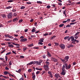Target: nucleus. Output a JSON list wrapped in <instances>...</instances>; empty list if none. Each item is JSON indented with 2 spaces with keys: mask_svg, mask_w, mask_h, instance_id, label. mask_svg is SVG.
I'll list each match as a JSON object with an SVG mask.
<instances>
[{
  "mask_svg": "<svg viewBox=\"0 0 80 80\" xmlns=\"http://www.w3.org/2000/svg\"><path fill=\"white\" fill-rule=\"evenodd\" d=\"M63 14L65 15L66 17H67V14H66V12H65V11H64L63 12Z\"/></svg>",
  "mask_w": 80,
  "mask_h": 80,
  "instance_id": "27",
  "label": "nucleus"
},
{
  "mask_svg": "<svg viewBox=\"0 0 80 80\" xmlns=\"http://www.w3.org/2000/svg\"><path fill=\"white\" fill-rule=\"evenodd\" d=\"M44 38H42L39 40V42H43V40H44Z\"/></svg>",
  "mask_w": 80,
  "mask_h": 80,
  "instance_id": "18",
  "label": "nucleus"
},
{
  "mask_svg": "<svg viewBox=\"0 0 80 80\" xmlns=\"http://www.w3.org/2000/svg\"><path fill=\"white\" fill-rule=\"evenodd\" d=\"M11 53V52H9L7 53L6 54V55H10V54Z\"/></svg>",
  "mask_w": 80,
  "mask_h": 80,
  "instance_id": "45",
  "label": "nucleus"
},
{
  "mask_svg": "<svg viewBox=\"0 0 80 80\" xmlns=\"http://www.w3.org/2000/svg\"><path fill=\"white\" fill-rule=\"evenodd\" d=\"M40 72L39 71H38L37 72H36V74H39V73H40Z\"/></svg>",
  "mask_w": 80,
  "mask_h": 80,
  "instance_id": "54",
  "label": "nucleus"
},
{
  "mask_svg": "<svg viewBox=\"0 0 80 80\" xmlns=\"http://www.w3.org/2000/svg\"><path fill=\"white\" fill-rule=\"evenodd\" d=\"M12 44L14 45H16V46H20V44L17 43H15L14 42L12 43Z\"/></svg>",
  "mask_w": 80,
  "mask_h": 80,
  "instance_id": "20",
  "label": "nucleus"
},
{
  "mask_svg": "<svg viewBox=\"0 0 80 80\" xmlns=\"http://www.w3.org/2000/svg\"><path fill=\"white\" fill-rule=\"evenodd\" d=\"M5 50H6V49H5L4 50H3L2 52H1V53H3L4 52H5Z\"/></svg>",
  "mask_w": 80,
  "mask_h": 80,
  "instance_id": "60",
  "label": "nucleus"
},
{
  "mask_svg": "<svg viewBox=\"0 0 80 80\" xmlns=\"http://www.w3.org/2000/svg\"><path fill=\"white\" fill-rule=\"evenodd\" d=\"M8 47H9V48H13V47H14V46L12 44H9L8 45Z\"/></svg>",
  "mask_w": 80,
  "mask_h": 80,
  "instance_id": "17",
  "label": "nucleus"
},
{
  "mask_svg": "<svg viewBox=\"0 0 80 80\" xmlns=\"http://www.w3.org/2000/svg\"><path fill=\"white\" fill-rule=\"evenodd\" d=\"M4 75H7V74H8V73H9V72H8L7 71H5L4 72Z\"/></svg>",
  "mask_w": 80,
  "mask_h": 80,
  "instance_id": "24",
  "label": "nucleus"
},
{
  "mask_svg": "<svg viewBox=\"0 0 80 80\" xmlns=\"http://www.w3.org/2000/svg\"><path fill=\"white\" fill-rule=\"evenodd\" d=\"M68 38H69V36L65 37L64 39V40H67Z\"/></svg>",
  "mask_w": 80,
  "mask_h": 80,
  "instance_id": "38",
  "label": "nucleus"
},
{
  "mask_svg": "<svg viewBox=\"0 0 80 80\" xmlns=\"http://www.w3.org/2000/svg\"><path fill=\"white\" fill-rule=\"evenodd\" d=\"M70 20H71L69 18L67 20L66 22H70Z\"/></svg>",
  "mask_w": 80,
  "mask_h": 80,
  "instance_id": "50",
  "label": "nucleus"
},
{
  "mask_svg": "<svg viewBox=\"0 0 80 80\" xmlns=\"http://www.w3.org/2000/svg\"><path fill=\"white\" fill-rule=\"evenodd\" d=\"M32 78L33 80H35V78L36 77V76H35V73L32 72Z\"/></svg>",
  "mask_w": 80,
  "mask_h": 80,
  "instance_id": "9",
  "label": "nucleus"
},
{
  "mask_svg": "<svg viewBox=\"0 0 80 80\" xmlns=\"http://www.w3.org/2000/svg\"><path fill=\"white\" fill-rule=\"evenodd\" d=\"M55 77H56V78H62V77H61V76L59 74L56 73L55 74Z\"/></svg>",
  "mask_w": 80,
  "mask_h": 80,
  "instance_id": "7",
  "label": "nucleus"
},
{
  "mask_svg": "<svg viewBox=\"0 0 80 80\" xmlns=\"http://www.w3.org/2000/svg\"><path fill=\"white\" fill-rule=\"evenodd\" d=\"M9 65H12V62L10 61L9 62Z\"/></svg>",
  "mask_w": 80,
  "mask_h": 80,
  "instance_id": "57",
  "label": "nucleus"
},
{
  "mask_svg": "<svg viewBox=\"0 0 80 80\" xmlns=\"http://www.w3.org/2000/svg\"><path fill=\"white\" fill-rule=\"evenodd\" d=\"M79 33H80V32H77L76 33L75 36H74V37H75V36H77V35H78Z\"/></svg>",
  "mask_w": 80,
  "mask_h": 80,
  "instance_id": "33",
  "label": "nucleus"
},
{
  "mask_svg": "<svg viewBox=\"0 0 80 80\" xmlns=\"http://www.w3.org/2000/svg\"><path fill=\"white\" fill-rule=\"evenodd\" d=\"M42 57H43V58H45L46 57V56H45V55H43L42 56Z\"/></svg>",
  "mask_w": 80,
  "mask_h": 80,
  "instance_id": "62",
  "label": "nucleus"
},
{
  "mask_svg": "<svg viewBox=\"0 0 80 80\" xmlns=\"http://www.w3.org/2000/svg\"><path fill=\"white\" fill-rule=\"evenodd\" d=\"M31 37H36V36L35 35H31Z\"/></svg>",
  "mask_w": 80,
  "mask_h": 80,
  "instance_id": "56",
  "label": "nucleus"
},
{
  "mask_svg": "<svg viewBox=\"0 0 80 80\" xmlns=\"http://www.w3.org/2000/svg\"><path fill=\"white\" fill-rule=\"evenodd\" d=\"M27 49V48H23V52H25L26 50Z\"/></svg>",
  "mask_w": 80,
  "mask_h": 80,
  "instance_id": "42",
  "label": "nucleus"
},
{
  "mask_svg": "<svg viewBox=\"0 0 80 80\" xmlns=\"http://www.w3.org/2000/svg\"><path fill=\"white\" fill-rule=\"evenodd\" d=\"M73 65H76V62H73L72 63Z\"/></svg>",
  "mask_w": 80,
  "mask_h": 80,
  "instance_id": "61",
  "label": "nucleus"
},
{
  "mask_svg": "<svg viewBox=\"0 0 80 80\" xmlns=\"http://www.w3.org/2000/svg\"><path fill=\"white\" fill-rule=\"evenodd\" d=\"M68 59H69V56H65L64 59L61 58L60 60L63 63H65L64 64L62 68V72L61 73V75H65L66 74L67 72V71L66 70H68L70 69L72 67V65L70 64H69L68 65L66 62H67L68 61ZM65 68L66 69H65Z\"/></svg>",
  "mask_w": 80,
  "mask_h": 80,
  "instance_id": "1",
  "label": "nucleus"
},
{
  "mask_svg": "<svg viewBox=\"0 0 80 80\" xmlns=\"http://www.w3.org/2000/svg\"><path fill=\"white\" fill-rule=\"evenodd\" d=\"M45 63L46 64H45V65H48V66H49V65H50V62H47V61L45 62Z\"/></svg>",
  "mask_w": 80,
  "mask_h": 80,
  "instance_id": "16",
  "label": "nucleus"
},
{
  "mask_svg": "<svg viewBox=\"0 0 80 80\" xmlns=\"http://www.w3.org/2000/svg\"><path fill=\"white\" fill-rule=\"evenodd\" d=\"M35 64L36 65H41V63L38 61H34V64Z\"/></svg>",
  "mask_w": 80,
  "mask_h": 80,
  "instance_id": "12",
  "label": "nucleus"
},
{
  "mask_svg": "<svg viewBox=\"0 0 80 80\" xmlns=\"http://www.w3.org/2000/svg\"><path fill=\"white\" fill-rule=\"evenodd\" d=\"M33 43L30 44L28 45V47H33Z\"/></svg>",
  "mask_w": 80,
  "mask_h": 80,
  "instance_id": "22",
  "label": "nucleus"
},
{
  "mask_svg": "<svg viewBox=\"0 0 80 80\" xmlns=\"http://www.w3.org/2000/svg\"><path fill=\"white\" fill-rule=\"evenodd\" d=\"M5 40L7 42H9L10 41V39H5Z\"/></svg>",
  "mask_w": 80,
  "mask_h": 80,
  "instance_id": "39",
  "label": "nucleus"
},
{
  "mask_svg": "<svg viewBox=\"0 0 80 80\" xmlns=\"http://www.w3.org/2000/svg\"><path fill=\"white\" fill-rule=\"evenodd\" d=\"M20 58H24V56H21Z\"/></svg>",
  "mask_w": 80,
  "mask_h": 80,
  "instance_id": "58",
  "label": "nucleus"
},
{
  "mask_svg": "<svg viewBox=\"0 0 80 80\" xmlns=\"http://www.w3.org/2000/svg\"><path fill=\"white\" fill-rule=\"evenodd\" d=\"M43 43L42 42H38V45H43Z\"/></svg>",
  "mask_w": 80,
  "mask_h": 80,
  "instance_id": "41",
  "label": "nucleus"
},
{
  "mask_svg": "<svg viewBox=\"0 0 80 80\" xmlns=\"http://www.w3.org/2000/svg\"><path fill=\"white\" fill-rule=\"evenodd\" d=\"M8 75L9 77H14V76H13V74L10 73H8Z\"/></svg>",
  "mask_w": 80,
  "mask_h": 80,
  "instance_id": "25",
  "label": "nucleus"
},
{
  "mask_svg": "<svg viewBox=\"0 0 80 80\" xmlns=\"http://www.w3.org/2000/svg\"><path fill=\"white\" fill-rule=\"evenodd\" d=\"M50 7H51V6L50 5H48L47 6L46 8H50Z\"/></svg>",
  "mask_w": 80,
  "mask_h": 80,
  "instance_id": "44",
  "label": "nucleus"
},
{
  "mask_svg": "<svg viewBox=\"0 0 80 80\" xmlns=\"http://www.w3.org/2000/svg\"><path fill=\"white\" fill-rule=\"evenodd\" d=\"M64 25V24H61L59 25V27H62Z\"/></svg>",
  "mask_w": 80,
  "mask_h": 80,
  "instance_id": "32",
  "label": "nucleus"
},
{
  "mask_svg": "<svg viewBox=\"0 0 80 80\" xmlns=\"http://www.w3.org/2000/svg\"><path fill=\"white\" fill-rule=\"evenodd\" d=\"M27 39L26 38H24L20 40V42H27Z\"/></svg>",
  "mask_w": 80,
  "mask_h": 80,
  "instance_id": "11",
  "label": "nucleus"
},
{
  "mask_svg": "<svg viewBox=\"0 0 80 80\" xmlns=\"http://www.w3.org/2000/svg\"><path fill=\"white\" fill-rule=\"evenodd\" d=\"M25 8V6H22L20 8L22 10L23 9H24Z\"/></svg>",
  "mask_w": 80,
  "mask_h": 80,
  "instance_id": "31",
  "label": "nucleus"
},
{
  "mask_svg": "<svg viewBox=\"0 0 80 80\" xmlns=\"http://www.w3.org/2000/svg\"><path fill=\"white\" fill-rule=\"evenodd\" d=\"M77 22H71L70 23V25H68L66 26V28H68L69 27H72V25H75L76 23H77Z\"/></svg>",
  "mask_w": 80,
  "mask_h": 80,
  "instance_id": "4",
  "label": "nucleus"
},
{
  "mask_svg": "<svg viewBox=\"0 0 80 80\" xmlns=\"http://www.w3.org/2000/svg\"><path fill=\"white\" fill-rule=\"evenodd\" d=\"M2 27H3V25L1 23H0V28H2Z\"/></svg>",
  "mask_w": 80,
  "mask_h": 80,
  "instance_id": "48",
  "label": "nucleus"
},
{
  "mask_svg": "<svg viewBox=\"0 0 80 80\" xmlns=\"http://www.w3.org/2000/svg\"><path fill=\"white\" fill-rule=\"evenodd\" d=\"M18 72L19 73H20V72H22V69L20 68L18 70Z\"/></svg>",
  "mask_w": 80,
  "mask_h": 80,
  "instance_id": "26",
  "label": "nucleus"
},
{
  "mask_svg": "<svg viewBox=\"0 0 80 80\" xmlns=\"http://www.w3.org/2000/svg\"><path fill=\"white\" fill-rule=\"evenodd\" d=\"M76 21V19H73L72 20H71V22H74Z\"/></svg>",
  "mask_w": 80,
  "mask_h": 80,
  "instance_id": "51",
  "label": "nucleus"
},
{
  "mask_svg": "<svg viewBox=\"0 0 80 80\" xmlns=\"http://www.w3.org/2000/svg\"><path fill=\"white\" fill-rule=\"evenodd\" d=\"M51 60L52 62H58V60L54 58L51 57Z\"/></svg>",
  "mask_w": 80,
  "mask_h": 80,
  "instance_id": "5",
  "label": "nucleus"
},
{
  "mask_svg": "<svg viewBox=\"0 0 80 80\" xmlns=\"http://www.w3.org/2000/svg\"><path fill=\"white\" fill-rule=\"evenodd\" d=\"M59 47H60L61 49H65V46L63 44H60Z\"/></svg>",
  "mask_w": 80,
  "mask_h": 80,
  "instance_id": "6",
  "label": "nucleus"
},
{
  "mask_svg": "<svg viewBox=\"0 0 80 80\" xmlns=\"http://www.w3.org/2000/svg\"><path fill=\"white\" fill-rule=\"evenodd\" d=\"M54 43V44H55V46H58V45H59V43H58L55 42Z\"/></svg>",
  "mask_w": 80,
  "mask_h": 80,
  "instance_id": "28",
  "label": "nucleus"
},
{
  "mask_svg": "<svg viewBox=\"0 0 80 80\" xmlns=\"http://www.w3.org/2000/svg\"><path fill=\"white\" fill-rule=\"evenodd\" d=\"M5 70H9V68H8L7 67H6L5 68Z\"/></svg>",
  "mask_w": 80,
  "mask_h": 80,
  "instance_id": "52",
  "label": "nucleus"
},
{
  "mask_svg": "<svg viewBox=\"0 0 80 80\" xmlns=\"http://www.w3.org/2000/svg\"><path fill=\"white\" fill-rule=\"evenodd\" d=\"M28 72H29V73H30V72H32V69H28Z\"/></svg>",
  "mask_w": 80,
  "mask_h": 80,
  "instance_id": "46",
  "label": "nucleus"
},
{
  "mask_svg": "<svg viewBox=\"0 0 80 80\" xmlns=\"http://www.w3.org/2000/svg\"><path fill=\"white\" fill-rule=\"evenodd\" d=\"M76 42L77 43H78L79 42V41L76 39H75L74 40V42Z\"/></svg>",
  "mask_w": 80,
  "mask_h": 80,
  "instance_id": "34",
  "label": "nucleus"
},
{
  "mask_svg": "<svg viewBox=\"0 0 80 80\" xmlns=\"http://www.w3.org/2000/svg\"><path fill=\"white\" fill-rule=\"evenodd\" d=\"M55 37H56V36H53L51 37V38L53 40V38H55Z\"/></svg>",
  "mask_w": 80,
  "mask_h": 80,
  "instance_id": "43",
  "label": "nucleus"
},
{
  "mask_svg": "<svg viewBox=\"0 0 80 80\" xmlns=\"http://www.w3.org/2000/svg\"><path fill=\"white\" fill-rule=\"evenodd\" d=\"M18 21V18H14L13 20V22H17Z\"/></svg>",
  "mask_w": 80,
  "mask_h": 80,
  "instance_id": "19",
  "label": "nucleus"
},
{
  "mask_svg": "<svg viewBox=\"0 0 80 80\" xmlns=\"http://www.w3.org/2000/svg\"><path fill=\"white\" fill-rule=\"evenodd\" d=\"M13 15V17H16V16H17V12H15L14 13Z\"/></svg>",
  "mask_w": 80,
  "mask_h": 80,
  "instance_id": "29",
  "label": "nucleus"
},
{
  "mask_svg": "<svg viewBox=\"0 0 80 80\" xmlns=\"http://www.w3.org/2000/svg\"><path fill=\"white\" fill-rule=\"evenodd\" d=\"M47 52V55L48 56V57H52V55H51V54H50V53L48 52V51Z\"/></svg>",
  "mask_w": 80,
  "mask_h": 80,
  "instance_id": "13",
  "label": "nucleus"
},
{
  "mask_svg": "<svg viewBox=\"0 0 80 80\" xmlns=\"http://www.w3.org/2000/svg\"><path fill=\"white\" fill-rule=\"evenodd\" d=\"M35 61H31V62H30V63L27 64V65H33V64H35Z\"/></svg>",
  "mask_w": 80,
  "mask_h": 80,
  "instance_id": "8",
  "label": "nucleus"
},
{
  "mask_svg": "<svg viewBox=\"0 0 80 80\" xmlns=\"http://www.w3.org/2000/svg\"><path fill=\"white\" fill-rule=\"evenodd\" d=\"M43 68L46 72L49 71V66H48L44 65Z\"/></svg>",
  "mask_w": 80,
  "mask_h": 80,
  "instance_id": "3",
  "label": "nucleus"
},
{
  "mask_svg": "<svg viewBox=\"0 0 80 80\" xmlns=\"http://www.w3.org/2000/svg\"><path fill=\"white\" fill-rule=\"evenodd\" d=\"M32 33H33L34 32H36V30L34 29H32Z\"/></svg>",
  "mask_w": 80,
  "mask_h": 80,
  "instance_id": "37",
  "label": "nucleus"
},
{
  "mask_svg": "<svg viewBox=\"0 0 80 80\" xmlns=\"http://www.w3.org/2000/svg\"><path fill=\"white\" fill-rule=\"evenodd\" d=\"M23 22V20L21 19L19 20V23H21V22Z\"/></svg>",
  "mask_w": 80,
  "mask_h": 80,
  "instance_id": "55",
  "label": "nucleus"
},
{
  "mask_svg": "<svg viewBox=\"0 0 80 80\" xmlns=\"http://www.w3.org/2000/svg\"><path fill=\"white\" fill-rule=\"evenodd\" d=\"M37 3L42 4V1H38L37 2Z\"/></svg>",
  "mask_w": 80,
  "mask_h": 80,
  "instance_id": "36",
  "label": "nucleus"
},
{
  "mask_svg": "<svg viewBox=\"0 0 80 80\" xmlns=\"http://www.w3.org/2000/svg\"><path fill=\"white\" fill-rule=\"evenodd\" d=\"M13 1L12 0H10L8 1V2H13Z\"/></svg>",
  "mask_w": 80,
  "mask_h": 80,
  "instance_id": "59",
  "label": "nucleus"
},
{
  "mask_svg": "<svg viewBox=\"0 0 80 80\" xmlns=\"http://www.w3.org/2000/svg\"><path fill=\"white\" fill-rule=\"evenodd\" d=\"M48 35V33H45L43 34V36H47Z\"/></svg>",
  "mask_w": 80,
  "mask_h": 80,
  "instance_id": "49",
  "label": "nucleus"
},
{
  "mask_svg": "<svg viewBox=\"0 0 80 80\" xmlns=\"http://www.w3.org/2000/svg\"><path fill=\"white\" fill-rule=\"evenodd\" d=\"M8 38H11V39H13V36L8 35Z\"/></svg>",
  "mask_w": 80,
  "mask_h": 80,
  "instance_id": "23",
  "label": "nucleus"
},
{
  "mask_svg": "<svg viewBox=\"0 0 80 80\" xmlns=\"http://www.w3.org/2000/svg\"><path fill=\"white\" fill-rule=\"evenodd\" d=\"M58 5H59L62 6V4L61 2H59L58 3Z\"/></svg>",
  "mask_w": 80,
  "mask_h": 80,
  "instance_id": "63",
  "label": "nucleus"
},
{
  "mask_svg": "<svg viewBox=\"0 0 80 80\" xmlns=\"http://www.w3.org/2000/svg\"><path fill=\"white\" fill-rule=\"evenodd\" d=\"M36 70H42V68H36Z\"/></svg>",
  "mask_w": 80,
  "mask_h": 80,
  "instance_id": "40",
  "label": "nucleus"
},
{
  "mask_svg": "<svg viewBox=\"0 0 80 80\" xmlns=\"http://www.w3.org/2000/svg\"><path fill=\"white\" fill-rule=\"evenodd\" d=\"M40 32V31H38L35 32V33H38Z\"/></svg>",
  "mask_w": 80,
  "mask_h": 80,
  "instance_id": "64",
  "label": "nucleus"
},
{
  "mask_svg": "<svg viewBox=\"0 0 80 80\" xmlns=\"http://www.w3.org/2000/svg\"><path fill=\"white\" fill-rule=\"evenodd\" d=\"M12 8V6H9L6 8V9H10V8Z\"/></svg>",
  "mask_w": 80,
  "mask_h": 80,
  "instance_id": "30",
  "label": "nucleus"
},
{
  "mask_svg": "<svg viewBox=\"0 0 80 80\" xmlns=\"http://www.w3.org/2000/svg\"><path fill=\"white\" fill-rule=\"evenodd\" d=\"M48 73L49 74V77H50V78H53V75H52V72L49 71L48 72Z\"/></svg>",
  "mask_w": 80,
  "mask_h": 80,
  "instance_id": "10",
  "label": "nucleus"
},
{
  "mask_svg": "<svg viewBox=\"0 0 80 80\" xmlns=\"http://www.w3.org/2000/svg\"><path fill=\"white\" fill-rule=\"evenodd\" d=\"M2 17L4 18H5L7 17V15L6 14H3L2 15Z\"/></svg>",
  "mask_w": 80,
  "mask_h": 80,
  "instance_id": "21",
  "label": "nucleus"
},
{
  "mask_svg": "<svg viewBox=\"0 0 80 80\" xmlns=\"http://www.w3.org/2000/svg\"><path fill=\"white\" fill-rule=\"evenodd\" d=\"M16 11H17V10L15 9H12V12H15Z\"/></svg>",
  "mask_w": 80,
  "mask_h": 80,
  "instance_id": "53",
  "label": "nucleus"
},
{
  "mask_svg": "<svg viewBox=\"0 0 80 80\" xmlns=\"http://www.w3.org/2000/svg\"><path fill=\"white\" fill-rule=\"evenodd\" d=\"M46 73V72H45V71H43L42 72V73L41 74V75H43V74H44V73Z\"/></svg>",
  "mask_w": 80,
  "mask_h": 80,
  "instance_id": "35",
  "label": "nucleus"
},
{
  "mask_svg": "<svg viewBox=\"0 0 80 80\" xmlns=\"http://www.w3.org/2000/svg\"><path fill=\"white\" fill-rule=\"evenodd\" d=\"M73 46L74 45H73L69 44L67 46V47L68 48H69L71 47H73Z\"/></svg>",
  "mask_w": 80,
  "mask_h": 80,
  "instance_id": "14",
  "label": "nucleus"
},
{
  "mask_svg": "<svg viewBox=\"0 0 80 80\" xmlns=\"http://www.w3.org/2000/svg\"><path fill=\"white\" fill-rule=\"evenodd\" d=\"M12 16L13 14H12V12H10L7 15L8 18V19H12Z\"/></svg>",
  "mask_w": 80,
  "mask_h": 80,
  "instance_id": "2",
  "label": "nucleus"
},
{
  "mask_svg": "<svg viewBox=\"0 0 80 80\" xmlns=\"http://www.w3.org/2000/svg\"><path fill=\"white\" fill-rule=\"evenodd\" d=\"M5 59H6V61H7L8 60V58L7 57V56H6L5 57Z\"/></svg>",
  "mask_w": 80,
  "mask_h": 80,
  "instance_id": "47",
  "label": "nucleus"
},
{
  "mask_svg": "<svg viewBox=\"0 0 80 80\" xmlns=\"http://www.w3.org/2000/svg\"><path fill=\"white\" fill-rule=\"evenodd\" d=\"M71 39V41H73L75 40V38H74V37L73 36H72L70 38Z\"/></svg>",
  "mask_w": 80,
  "mask_h": 80,
  "instance_id": "15",
  "label": "nucleus"
}]
</instances>
